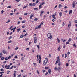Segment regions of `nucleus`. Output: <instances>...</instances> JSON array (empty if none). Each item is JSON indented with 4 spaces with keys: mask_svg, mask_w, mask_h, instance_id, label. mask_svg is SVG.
Returning a JSON list of instances; mask_svg holds the SVG:
<instances>
[{
    "mask_svg": "<svg viewBox=\"0 0 77 77\" xmlns=\"http://www.w3.org/2000/svg\"><path fill=\"white\" fill-rule=\"evenodd\" d=\"M57 60L56 61V62L55 63V64H57L58 62V65L60 66L61 65H62V64L60 63V59H59V57H58L57 58Z\"/></svg>",
    "mask_w": 77,
    "mask_h": 77,
    "instance_id": "1",
    "label": "nucleus"
},
{
    "mask_svg": "<svg viewBox=\"0 0 77 77\" xmlns=\"http://www.w3.org/2000/svg\"><path fill=\"white\" fill-rule=\"evenodd\" d=\"M47 36L49 39H52V35H51V34L50 33H48L47 35Z\"/></svg>",
    "mask_w": 77,
    "mask_h": 77,
    "instance_id": "2",
    "label": "nucleus"
},
{
    "mask_svg": "<svg viewBox=\"0 0 77 77\" xmlns=\"http://www.w3.org/2000/svg\"><path fill=\"white\" fill-rule=\"evenodd\" d=\"M47 62H48V59H47V58H46L45 59L44 62H43L44 65H46V64L47 63Z\"/></svg>",
    "mask_w": 77,
    "mask_h": 77,
    "instance_id": "3",
    "label": "nucleus"
},
{
    "mask_svg": "<svg viewBox=\"0 0 77 77\" xmlns=\"http://www.w3.org/2000/svg\"><path fill=\"white\" fill-rule=\"evenodd\" d=\"M76 2V1H73V3H72V6H73V8H75V2Z\"/></svg>",
    "mask_w": 77,
    "mask_h": 77,
    "instance_id": "4",
    "label": "nucleus"
},
{
    "mask_svg": "<svg viewBox=\"0 0 77 77\" xmlns=\"http://www.w3.org/2000/svg\"><path fill=\"white\" fill-rule=\"evenodd\" d=\"M34 42L35 44L37 43V38L36 37H34Z\"/></svg>",
    "mask_w": 77,
    "mask_h": 77,
    "instance_id": "5",
    "label": "nucleus"
},
{
    "mask_svg": "<svg viewBox=\"0 0 77 77\" xmlns=\"http://www.w3.org/2000/svg\"><path fill=\"white\" fill-rule=\"evenodd\" d=\"M61 68L60 67H59L58 68H57V71H58L59 72H60V71H61Z\"/></svg>",
    "mask_w": 77,
    "mask_h": 77,
    "instance_id": "6",
    "label": "nucleus"
},
{
    "mask_svg": "<svg viewBox=\"0 0 77 77\" xmlns=\"http://www.w3.org/2000/svg\"><path fill=\"white\" fill-rule=\"evenodd\" d=\"M71 21H70L69 22V24H68V27H69L70 26H71Z\"/></svg>",
    "mask_w": 77,
    "mask_h": 77,
    "instance_id": "7",
    "label": "nucleus"
},
{
    "mask_svg": "<svg viewBox=\"0 0 77 77\" xmlns=\"http://www.w3.org/2000/svg\"><path fill=\"white\" fill-rule=\"evenodd\" d=\"M39 63H41V57L40 55H39Z\"/></svg>",
    "mask_w": 77,
    "mask_h": 77,
    "instance_id": "8",
    "label": "nucleus"
},
{
    "mask_svg": "<svg viewBox=\"0 0 77 77\" xmlns=\"http://www.w3.org/2000/svg\"><path fill=\"white\" fill-rule=\"evenodd\" d=\"M59 15H60V17H62V13L60 12L59 13Z\"/></svg>",
    "mask_w": 77,
    "mask_h": 77,
    "instance_id": "9",
    "label": "nucleus"
},
{
    "mask_svg": "<svg viewBox=\"0 0 77 77\" xmlns=\"http://www.w3.org/2000/svg\"><path fill=\"white\" fill-rule=\"evenodd\" d=\"M33 17V14H32L30 16V19H32V17Z\"/></svg>",
    "mask_w": 77,
    "mask_h": 77,
    "instance_id": "10",
    "label": "nucleus"
},
{
    "mask_svg": "<svg viewBox=\"0 0 77 77\" xmlns=\"http://www.w3.org/2000/svg\"><path fill=\"white\" fill-rule=\"evenodd\" d=\"M2 52L4 54H7L6 52L5 51V50H3L2 51Z\"/></svg>",
    "mask_w": 77,
    "mask_h": 77,
    "instance_id": "11",
    "label": "nucleus"
},
{
    "mask_svg": "<svg viewBox=\"0 0 77 77\" xmlns=\"http://www.w3.org/2000/svg\"><path fill=\"white\" fill-rule=\"evenodd\" d=\"M59 8H62V5H61L60 4H59Z\"/></svg>",
    "mask_w": 77,
    "mask_h": 77,
    "instance_id": "12",
    "label": "nucleus"
},
{
    "mask_svg": "<svg viewBox=\"0 0 77 77\" xmlns=\"http://www.w3.org/2000/svg\"><path fill=\"white\" fill-rule=\"evenodd\" d=\"M38 55H37V61H38V60H39V54H37Z\"/></svg>",
    "mask_w": 77,
    "mask_h": 77,
    "instance_id": "13",
    "label": "nucleus"
},
{
    "mask_svg": "<svg viewBox=\"0 0 77 77\" xmlns=\"http://www.w3.org/2000/svg\"><path fill=\"white\" fill-rule=\"evenodd\" d=\"M52 17L54 19H56V17H55V15H52Z\"/></svg>",
    "mask_w": 77,
    "mask_h": 77,
    "instance_id": "14",
    "label": "nucleus"
},
{
    "mask_svg": "<svg viewBox=\"0 0 77 77\" xmlns=\"http://www.w3.org/2000/svg\"><path fill=\"white\" fill-rule=\"evenodd\" d=\"M4 59H5V57H2L1 59V60H4Z\"/></svg>",
    "mask_w": 77,
    "mask_h": 77,
    "instance_id": "15",
    "label": "nucleus"
},
{
    "mask_svg": "<svg viewBox=\"0 0 77 77\" xmlns=\"http://www.w3.org/2000/svg\"><path fill=\"white\" fill-rule=\"evenodd\" d=\"M28 5L27 4L26 6L23 7V9H24V8H27V5Z\"/></svg>",
    "mask_w": 77,
    "mask_h": 77,
    "instance_id": "16",
    "label": "nucleus"
},
{
    "mask_svg": "<svg viewBox=\"0 0 77 77\" xmlns=\"http://www.w3.org/2000/svg\"><path fill=\"white\" fill-rule=\"evenodd\" d=\"M44 4H45V2H43L41 3L40 5H41L42 6V5H44Z\"/></svg>",
    "mask_w": 77,
    "mask_h": 77,
    "instance_id": "17",
    "label": "nucleus"
},
{
    "mask_svg": "<svg viewBox=\"0 0 77 77\" xmlns=\"http://www.w3.org/2000/svg\"><path fill=\"white\" fill-rule=\"evenodd\" d=\"M72 10H70L69 12V14H71V13H72Z\"/></svg>",
    "mask_w": 77,
    "mask_h": 77,
    "instance_id": "18",
    "label": "nucleus"
},
{
    "mask_svg": "<svg viewBox=\"0 0 77 77\" xmlns=\"http://www.w3.org/2000/svg\"><path fill=\"white\" fill-rule=\"evenodd\" d=\"M57 50L59 51H60V46L58 47Z\"/></svg>",
    "mask_w": 77,
    "mask_h": 77,
    "instance_id": "19",
    "label": "nucleus"
},
{
    "mask_svg": "<svg viewBox=\"0 0 77 77\" xmlns=\"http://www.w3.org/2000/svg\"><path fill=\"white\" fill-rule=\"evenodd\" d=\"M41 27V25H39L38 26V29H40Z\"/></svg>",
    "mask_w": 77,
    "mask_h": 77,
    "instance_id": "20",
    "label": "nucleus"
},
{
    "mask_svg": "<svg viewBox=\"0 0 77 77\" xmlns=\"http://www.w3.org/2000/svg\"><path fill=\"white\" fill-rule=\"evenodd\" d=\"M48 72L50 74H51V70L49 69L48 70Z\"/></svg>",
    "mask_w": 77,
    "mask_h": 77,
    "instance_id": "21",
    "label": "nucleus"
},
{
    "mask_svg": "<svg viewBox=\"0 0 77 77\" xmlns=\"http://www.w3.org/2000/svg\"><path fill=\"white\" fill-rule=\"evenodd\" d=\"M37 20H38V18H36L34 19V21H36Z\"/></svg>",
    "mask_w": 77,
    "mask_h": 77,
    "instance_id": "22",
    "label": "nucleus"
},
{
    "mask_svg": "<svg viewBox=\"0 0 77 77\" xmlns=\"http://www.w3.org/2000/svg\"><path fill=\"white\" fill-rule=\"evenodd\" d=\"M15 29H16V27L13 28V32H15Z\"/></svg>",
    "mask_w": 77,
    "mask_h": 77,
    "instance_id": "23",
    "label": "nucleus"
},
{
    "mask_svg": "<svg viewBox=\"0 0 77 77\" xmlns=\"http://www.w3.org/2000/svg\"><path fill=\"white\" fill-rule=\"evenodd\" d=\"M41 8H42V5H40V4L39 8L40 9H41Z\"/></svg>",
    "mask_w": 77,
    "mask_h": 77,
    "instance_id": "24",
    "label": "nucleus"
},
{
    "mask_svg": "<svg viewBox=\"0 0 77 77\" xmlns=\"http://www.w3.org/2000/svg\"><path fill=\"white\" fill-rule=\"evenodd\" d=\"M8 43H11V42H12V41H8Z\"/></svg>",
    "mask_w": 77,
    "mask_h": 77,
    "instance_id": "25",
    "label": "nucleus"
},
{
    "mask_svg": "<svg viewBox=\"0 0 77 77\" xmlns=\"http://www.w3.org/2000/svg\"><path fill=\"white\" fill-rule=\"evenodd\" d=\"M57 41H58V43H60V40L59 38H57Z\"/></svg>",
    "mask_w": 77,
    "mask_h": 77,
    "instance_id": "26",
    "label": "nucleus"
},
{
    "mask_svg": "<svg viewBox=\"0 0 77 77\" xmlns=\"http://www.w3.org/2000/svg\"><path fill=\"white\" fill-rule=\"evenodd\" d=\"M54 69L55 71H57V68L56 67H55V68Z\"/></svg>",
    "mask_w": 77,
    "mask_h": 77,
    "instance_id": "27",
    "label": "nucleus"
},
{
    "mask_svg": "<svg viewBox=\"0 0 77 77\" xmlns=\"http://www.w3.org/2000/svg\"><path fill=\"white\" fill-rule=\"evenodd\" d=\"M36 5V3H34L32 4V6H35Z\"/></svg>",
    "mask_w": 77,
    "mask_h": 77,
    "instance_id": "28",
    "label": "nucleus"
},
{
    "mask_svg": "<svg viewBox=\"0 0 77 77\" xmlns=\"http://www.w3.org/2000/svg\"><path fill=\"white\" fill-rule=\"evenodd\" d=\"M43 13H44V12L43 11H41V14H42Z\"/></svg>",
    "mask_w": 77,
    "mask_h": 77,
    "instance_id": "29",
    "label": "nucleus"
},
{
    "mask_svg": "<svg viewBox=\"0 0 77 77\" xmlns=\"http://www.w3.org/2000/svg\"><path fill=\"white\" fill-rule=\"evenodd\" d=\"M26 21L25 20H23L22 21V23H25L26 22Z\"/></svg>",
    "mask_w": 77,
    "mask_h": 77,
    "instance_id": "30",
    "label": "nucleus"
},
{
    "mask_svg": "<svg viewBox=\"0 0 77 77\" xmlns=\"http://www.w3.org/2000/svg\"><path fill=\"white\" fill-rule=\"evenodd\" d=\"M13 75H14L13 77H16V74H15V73H14Z\"/></svg>",
    "mask_w": 77,
    "mask_h": 77,
    "instance_id": "31",
    "label": "nucleus"
},
{
    "mask_svg": "<svg viewBox=\"0 0 77 77\" xmlns=\"http://www.w3.org/2000/svg\"><path fill=\"white\" fill-rule=\"evenodd\" d=\"M17 31H20V30H21V29L19 28V29H17Z\"/></svg>",
    "mask_w": 77,
    "mask_h": 77,
    "instance_id": "32",
    "label": "nucleus"
},
{
    "mask_svg": "<svg viewBox=\"0 0 77 77\" xmlns=\"http://www.w3.org/2000/svg\"><path fill=\"white\" fill-rule=\"evenodd\" d=\"M29 5L30 6H33V5L32 4V3H30L29 4Z\"/></svg>",
    "mask_w": 77,
    "mask_h": 77,
    "instance_id": "33",
    "label": "nucleus"
},
{
    "mask_svg": "<svg viewBox=\"0 0 77 77\" xmlns=\"http://www.w3.org/2000/svg\"><path fill=\"white\" fill-rule=\"evenodd\" d=\"M73 46H74V47H77V46L76 45H75V44H74L73 45Z\"/></svg>",
    "mask_w": 77,
    "mask_h": 77,
    "instance_id": "34",
    "label": "nucleus"
},
{
    "mask_svg": "<svg viewBox=\"0 0 77 77\" xmlns=\"http://www.w3.org/2000/svg\"><path fill=\"white\" fill-rule=\"evenodd\" d=\"M21 60H24V57H22L21 58Z\"/></svg>",
    "mask_w": 77,
    "mask_h": 77,
    "instance_id": "35",
    "label": "nucleus"
},
{
    "mask_svg": "<svg viewBox=\"0 0 77 77\" xmlns=\"http://www.w3.org/2000/svg\"><path fill=\"white\" fill-rule=\"evenodd\" d=\"M38 8H34V10H36V11H38Z\"/></svg>",
    "mask_w": 77,
    "mask_h": 77,
    "instance_id": "36",
    "label": "nucleus"
},
{
    "mask_svg": "<svg viewBox=\"0 0 77 77\" xmlns=\"http://www.w3.org/2000/svg\"><path fill=\"white\" fill-rule=\"evenodd\" d=\"M5 60H8V57H6V58H5Z\"/></svg>",
    "mask_w": 77,
    "mask_h": 77,
    "instance_id": "37",
    "label": "nucleus"
},
{
    "mask_svg": "<svg viewBox=\"0 0 77 77\" xmlns=\"http://www.w3.org/2000/svg\"><path fill=\"white\" fill-rule=\"evenodd\" d=\"M24 37V35H21L20 38H23Z\"/></svg>",
    "mask_w": 77,
    "mask_h": 77,
    "instance_id": "38",
    "label": "nucleus"
},
{
    "mask_svg": "<svg viewBox=\"0 0 77 77\" xmlns=\"http://www.w3.org/2000/svg\"><path fill=\"white\" fill-rule=\"evenodd\" d=\"M33 64L34 66H36V63H34Z\"/></svg>",
    "mask_w": 77,
    "mask_h": 77,
    "instance_id": "39",
    "label": "nucleus"
},
{
    "mask_svg": "<svg viewBox=\"0 0 77 77\" xmlns=\"http://www.w3.org/2000/svg\"><path fill=\"white\" fill-rule=\"evenodd\" d=\"M3 73H4V72H0V74H1V75H3L2 74H3Z\"/></svg>",
    "mask_w": 77,
    "mask_h": 77,
    "instance_id": "40",
    "label": "nucleus"
},
{
    "mask_svg": "<svg viewBox=\"0 0 77 77\" xmlns=\"http://www.w3.org/2000/svg\"><path fill=\"white\" fill-rule=\"evenodd\" d=\"M11 8V6H8L7 7V8Z\"/></svg>",
    "mask_w": 77,
    "mask_h": 77,
    "instance_id": "41",
    "label": "nucleus"
},
{
    "mask_svg": "<svg viewBox=\"0 0 77 77\" xmlns=\"http://www.w3.org/2000/svg\"><path fill=\"white\" fill-rule=\"evenodd\" d=\"M10 15H14V13H10Z\"/></svg>",
    "mask_w": 77,
    "mask_h": 77,
    "instance_id": "42",
    "label": "nucleus"
},
{
    "mask_svg": "<svg viewBox=\"0 0 77 77\" xmlns=\"http://www.w3.org/2000/svg\"><path fill=\"white\" fill-rule=\"evenodd\" d=\"M68 65H69V64H68V63H66V66H68Z\"/></svg>",
    "mask_w": 77,
    "mask_h": 77,
    "instance_id": "43",
    "label": "nucleus"
},
{
    "mask_svg": "<svg viewBox=\"0 0 77 77\" xmlns=\"http://www.w3.org/2000/svg\"><path fill=\"white\" fill-rule=\"evenodd\" d=\"M68 42H69L70 41H71V38H70L69 40H68Z\"/></svg>",
    "mask_w": 77,
    "mask_h": 77,
    "instance_id": "44",
    "label": "nucleus"
},
{
    "mask_svg": "<svg viewBox=\"0 0 77 77\" xmlns=\"http://www.w3.org/2000/svg\"><path fill=\"white\" fill-rule=\"evenodd\" d=\"M37 72L38 74V75H39V71H38V70L37 71Z\"/></svg>",
    "mask_w": 77,
    "mask_h": 77,
    "instance_id": "45",
    "label": "nucleus"
},
{
    "mask_svg": "<svg viewBox=\"0 0 77 77\" xmlns=\"http://www.w3.org/2000/svg\"><path fill=\"white\" fill-rule=\"evenodd\" d=\"M18 47L16 48H15V50H18Z\"/></svg>",
    "mask_w": 77,
    "mask_h": 77,
    "instance_id": "46",
    "label": "nucleus"
},
{
    "mask_svg": "<svg viewBox=\"0 0 77 77\" xmlns=\"http://www.w3.org/2000/svg\"><path fill=\"white\" fill-rule=\"evenodd\" d=\"M62 26H65V23L64 22H63V24H62Z\"/></svg>",
    "mask_w": 77,
    "mask_h": 77,
    "instance_id": "47",
    "label": "nucleus"
},
{
    "mask_svg": "<svg viewBox=\"0 0 77 77\" xmlns=\"http://www.w3.org/2000/svg\"><path fill=\"white\" fill-rule=\"evenodd\" d=\"M1 71H4V70H3V69H1Z\"/></svg>",
    "mask_w": 77,
    "mask_h": 77,
    "instance_id": "48",
    "label": "nucleus"
},
{
    "mask_svg": "<svg viewBox=\"0 0 77 77\" xmlns=\"http://www.w3.org/2000/svg\"><path fill=\"white\" fill-rule=\"evenodd\" d=\"M11 58V56H9L8 58H7L8 59H10Z\"/></svg>",
    "mask_w": 77,
    "mask_h": 77,
    "instance_id": "49",
    "label": "nucleus"
},
{
    "mask_svg": "<svg viewBox=\"0 0 77 77\" xmlns=\"http://www.w3.org/2000/svg\"><path fill=\"white\" fill-rule=\"evenodd\" d=\"M27 35V33H26V34L24 35V36H26Z\"/></svg>",
    "mask_w": 77,
    "mask_h": 77,
    "instance_id": "50",
    "label": "nucleus"
},
{
    "mask_svg": "<svg viewBox=\"0 0 77 77\" xmlns=\"http://www.w3.org/2000/svg\"><path fill=\"white\" fill-rule=\"evenodd\" d=\"M14 58H15L16 59H17V58H18V57H17V56H15L14 57Z\"/></svg>",
    "mask_w": 77,
    "mask_h": 77,
    "instance_id": "51",
    "label": "nucleus"
},
{
    "mask_svg": "<svg viewBox=\"0 0 77 77\" xmlns=\"http://www.w3.org/2000/svg\"><path fill=\"white\" fill-rule=\"evenodd\" d=\"M27 13H25L24 14V15H27Z\"/></svg>",
    "mask_w": 77,
    "mask_h": 77,
    "instance_id": "52",
    "label": "nucleus"
},
{
    "mask_svg": "<svg viewBox=\"0 0 77 77\" xmlns=\"http://www.w3.org/2000/svg\"><path fill=\"white\" fill-rule=\"evenodd\" d=\"M8 65H5V68H7L8 67Z\"/></svg>",
    "mask_w": 77,
    "mask_h": 77,
    "instance_id": "53",
    "label": "nucleus"
},
{
    "mask_svg": "<svg viewBox=\"0 0 77 77\" xmlns=\"http://www.w3.org/2000/svg\"><path fill=\"white\" fill-rule=\"evenodd\" d=\"M16 1H17V3H18V2H20V0H16Z\"/></svg>",
    "mask_w": 77,
    "mask_h": 77,
    "instance_id": "54",
    "label": "nucleus"
},
{
    "mask_svg": "<svg viewBox=\"0 0 77 77\" xmlns=\"http://www.w3.org/2000/svg\"><path fill=\"white\" fill-rule=\"evenodd\" d=\"M37 47H38V49H39V48H39V46L37 45Z\"/></svg>",
    "mask_w": 77,
    "mask_h": 77,
    "instance_id": "55",
    "label": "nucleus"
},
{
    "mask_svg": "<svg viewBox=\"0 0 77 77\" xmlns=\"http://www.w3.org/2000/svg\"><path fill=\"white\" fill-rule=\"evenodd\" d=\"M67 57V54H65V58H66Z\"/></svg>",
    "mask_w": 77,
    "mask_h": 77,
    "instance_id": "56",
    "label": "nucleus"
},
{
    "mask_svg": "<svg viewBox=\"0 0 77 77\" xmlns=\"http://www.w3.org/2000/svg\"><path fill=\"white\" fill-rule=\"evenodd\" d=\"M12 68H14V66H12V67H11L10 68V69H12Z\"/></svg>",
    "mask_w": 77,
    "mask_h": 77,
    "instance_id": "57",
    "label": "nucleus"
},
{
    "mask_svg": "<svg viewBox=\"0 0 77 77\" xmlns=\"http://www.w3.org/2000/svg\"><path fill=\"white\" fill-rule=\"evenodd\" d=\"M37 3H39V1L38 0H37L36 2V4H37Z\"/></svg>",
    "mask_w": 77,
    "mask_h": 77,
    "instance_id": "58",
    "label": "nucleus"
},
{
    "mask_svg": "<svg viewBox=\"0 0 77 77\" xmlns=\"http://www.w3.org/2000/svg\"><path fill=\"white\" fill-rule=\"evenodd\" d=\"M64 8L65 9H67V8H68L67 7V6H65V7H64Z\"/></svg>",
    "mask_w": 77,
    "mask_h": 77,
    "instance_id": "59",
    "label": "nucleus"
},
{
    "mask_svg": "<svg viewBox=\"0 0 77 77\" xmlns=\"http://www.w3.org/2000/svg\"><path fill=\"white\" fill-rule=\"evenodd\" d=\"M69 54H70V52H69L67 53V54L68 55H69Z\"/></svg>",
    "mask_w": 77,
    "mask_h": 77,
    "instance_id": "60",
    "label": "nucleus"
},
{
    "mask_svg": "<svg viewBox=\"0 0 77 77\" xmlns=\"http://www.w3.org/2000/svg\"><path fill=\"white\" fill-rule=\"evenodd\" d=\"M21 74H20L17 77H21Z\"/></svg>",
    "mask_w": 77,
    "mask_h": 77,
    "instance_id": "61",
    "label": "nucleus"
},
{
    "mask_svg": "<svg viewBox=\"0 0 77 77\" xmlns=\"http://www.w3.org/2000/svg\"><path fill=\"white\" fill-rule=\"evenodd\" d=\"M2 52H1L0 53V55H1V56H2V55H3V54H2Z\"/></svg>",
    "mask_w": 77,
    "mask_h": 77,
    "instance_id": "62",
    "label": "nucleus"
},
{
    "mask_svg": "<svg viewBox=\"0 0 77 77\" xmlns=\"http://www.w3.org/2000/svg\"><path fill=\"white\" fill-rule=\"evenodd\" d=\"M48 72H47L45 74V75H47V74H48Z\"/></svg>",
    "mask_w": 77,
    "mask_h": 77,
    "instance_id": "63",
    "label": "nucleus"
},
{
    "mask_svg": "<svg viewBox=\"0 0 77 77\" xmlns=\"http://www.w3.org/2000/svg\"><path fill=\"white\" fill-rule=\"evenodd\" d=\"M6 62H7L6 61H5L3 62V63H6Z\"/></svg>",
    "mask_w": 77,
    "mask_h": 77,
    "instance_id": "64",
    "label": "nucleus"
}]
</instances>
